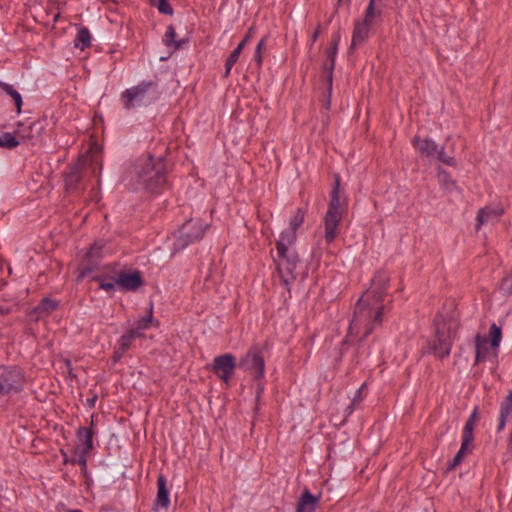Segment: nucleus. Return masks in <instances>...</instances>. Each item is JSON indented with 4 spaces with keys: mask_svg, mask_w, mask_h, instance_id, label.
Returning <instances> with one entry per match:
<instances>
[{
    "mask_svg": "<svg viewBox=\"0 0 512 512\" xmlns=\"http://www.w3.org/2000/svg\"><path fill=\"white\" fill-rule=\"evenodd\" d=\"M329 106H330V102H327L326 108H329Z\"/></svg>",
    "mask_w": 512,
    "mask_h": 512,
    "instance_id": "4d7b16f0",
    "label": "nucleus"
},
{
    "mask_svg": "<svg viewBox=\"0 0 512 512\" xmlns=\"http://www.w3.org/2000/svg\"><path fill=\"white\" fill-rule=\"evenodd\" d=\"M347 198L340 193V178L336 176L332 188L328 209L324 215V241L331 244L339 235V225L343 216L347 213Z\"/></svg>",
    "mask_w": 512,
    "mask_h": 512,
    "instance_id": "7ed1b4c3",
    "label": "nucleus"
},
{
    "mask_svg": "<svg viewBox=\"0 0 512 512\" xmlns=\"http://www.w3.org/2000/svg\"><path fill=\"white\" fill-rule=\"evenodd\" d=\"M370 28L371 24L363 20H357L355 22L350 49H355L368 39Z\"/></svg>",
    "mask_w": 512,
    "mask_h": 512,
    "instance_id": "f3484780",
    "label": "nucleus"
},
{
    "mask_svg": "<svg viewBox=\"0 0 512 512\" xmlns=\"http://www.w3.org/2000/svg\"><path fill=\"white\" fill-rule=\"evenodd\" d=\"M375 1L376 0H370L368 3V6L366 7L363 21L374 25L376 23V19L381 17L382 11L379 9H376L375 7Z\"/></svg>",
    "mask_w": 512,
    "mask_h": 512,
    "instance_id": "c85d7f7f",
    "label": "nucleus"
},
{
    "mask_svg": "<svg viewBox=\"0 0 512 512\" xmlns=\"http://www.w3.org/2000/svg\"><path fill=\"white\" fill-rule=\"evenodd\" d=\"M84 160L70 167L69 171L65 174V186L67 190L77 188L78 183L82 179V169Z\"/></svg>",
    "mask_w": 512,
    "mask_h": 512,
    "instance_id": "aec40b11",
    "label": "nucleus"
},
{
    "mask_svg": "<svg viewBox=\"0 0 512 512\" xmlns=\"http://www.w3.org/2000/svg\"><path fill=\"white\" fill-rule=\"evenodd\" d=\"M115 275L118 288L123 291H136L143 284L141 273L137 270L133 272L115 271Z\"/></svg>",
    "mask_w": 512,
    "mask_h": 512,
    "instance_id": "f8f14e48",
    "label": "nucleus"
},
{
    "mask_svg": "<svg viewBox=\"0 0 512 512\" xmlns=\"http://www.w3.org/2000/svg\"><path fill=\"white\" fill-rule=\"evenodd\" d=\"M68 512H82V511L78 510V509H71V510H68Z\"/></svg>",
    "mask_w": 512,
    "mask_h": 512,
    "instance_id": "6e6d98bb",
    "label": "nucleus"
},
{
    "mask_svg": "<svg viewBox=\"0 0 512 512\" xmlns=\"http://www.w3.org/2000/svg\"><path fill=\"white\" fill-rule=\"evenodd\" d=\"M318 35H319V31H318V30H316V31L313 33V35H312V42H315V41L317 40Z\"/></svg>",
    "mask_w": 512,
    "mask_h": 512,
    "instance_id": "603ef678",
    "label": "nucleus"
},
{
    "mask_svg": "<svg viewBox=\"0 0 512 512\" xmlns=\"http://www.w3.org/2000/svg\"><path fill=\"white\" fill-rule=\"evenodd\" d=\"M160 95L161 92L156 81H142L122 92L121 101L124 108L130 110L151 105L159 99Z\"/></svg>",
    "mask_w": 512,
    "mask_h": 512,
    "instance_id": "20e7f679",
    "label": "nucleus"
},
{
    "mask_svg": "<svg viewBox=\"0 0 512 512\" xmlns=\"http://www.w3.org/2000/svg\"><path fill=\"white\" fill-rule=\"evenodd\" d=\"M130 334H132V336L136 339V338H140L142 337L144 334H143V331L144 330H138V326H136L135 324L133 325V327L128 330Z\"/></svg>",
    "mask_w": 512,
    "mask_h": 512,
    "instance_id": "a18cd8bd",
    "label": "nucleus"
},
{
    "mask_svg": "<svg viewBox=\"0 0 512 512\" xmlns=\"http://www.w3.org/2000/svg\"><path fill=\"white\" fill-rule=\"evenodd\" d=\"M438 179L441 183H444L446 185H451L452 187H455V182L450 178V175L445 170H439L438 172ZM449 189V186H447Z\"/></svg>",
    "mask_w": 512,
    "mask_h": 512,
    "instance_id": "79ce46f5",
    "label": "nucleus"
},
{
    "mask_svg": "<svg viewBox=\"0 0 512 512\" xmlns=\"http://www.w3.org/2000/svg\"><path fill=\"white\" fill-rule=\"evenodd\" d=\"M0 88L9 96H11L15 103L17 113H21V108L23 104L21 94L16 89H14V87L11 84L5 82H0Z\"/></svg>",
    "mask_w": 512,
    "mask_h": 512,
    "instance_id": "a878e982",
    "label": "nucleus"
},
{
    "mask_svg": "<svg viewBox=\"0 0 512 512\" xmlns=\"http://www.w3.org/2000/svg\"><path fill=\"white\" fill-rule=\"evenodd\" d=\"M435 158L438 161H440V162H442V163H444V164H446L448 166H452V167L456 166L455 158L452 157V156L446 155L445 152H444V148L443 147L440 148V149L438 148V152L436 153Z\"/></svg>",
    "mask_w": 512,
    "mask_h": 512,
    "instance_id": "58836bf2",
    "label": "nucleus"
},
{
    "mask_svg": "<svg viewBox=\"0 0 512 512\" xmlns=\"http://www.w3.org/2000/svg\"><path fill=\"white\" fill-rule=\"evenodd\" d=\"M389 276L379 271L372 279L371 287L361 296L355 305L350 329L363 330V337H368L374 329L381 326L386 309Z\"/></svg>",
    "mask_w": 512,
    "mask_h": 512,
    "instance_id": "f257e3e1",
    "label": "nucleus"
},
{
    "mask_svg": "<svg viewBox=\"0 0 512 512\" xmlns=\"http://www.w3.org/2000/svg\"><path fill=\"white\" fill-rule=\"evenodd\" d=\"M507 419H508L507 417H504L501 415L499 416V423H498V427H497L498 432L502 431L505 428Z\"/></svg>",
    "mask_w": 512,
    "mask_h": 512,
    "instance_id": "8fccbe9b",
    "label": "nucleus"
},
{
    "mask_svg": "<svg viewBox=\"0 0 512 512\" xmlns=\"http://www.w3.org/2000/svg\"><path fill=\"white\" fill-rule=\"evenodd\" d=\"M175 36H176L175 28L172 25H169L165 32L163 41L166 46L170 47V46L174 45L175 49H179L181 47V42H176Z\"/></svg>",
    "mask_w": 512,
    "mask_h": 512,
    "instance_id": "2f4dec72",
    "label": "nucleus"
},
{
    "mask_svg": "<svg viewBox=\"0 0 512 512\" xmlns=\"http://www.w3.org/2000/svg\"><path fill=\"white\" fill-rule=\"evenodd\" d=\"M477 410H478V408L475 407L473 412H472V414L467 419V421L465 423V426L463 428L462 438L466 439V441H473L474 440L473 431H474V426H475V424H476V422L478 420Z\"/></svg>",
    "mask_w": 512,
    "mask_h": 512,
    "instance_id": "393cba45",
    "label": "nucleus"
},
{
    "mask_svg": "<svg viewBox=\"0 0 512 512\" xmlns=\"http://www.w3.org/2000/svg\"><path fill=\"white\" fill-rule=\"evenodd\" d=\"M157 495L154 501V510L158 508L167 509L170 505L169 491L167 489V481L164 475L160 474L157 478Z\"/></svg>",
    "mask_w": 512,
    "mask_h": 512,
    "instance_id": "2eb2a0df",
    "label": "nucleus"
},
{
    "mask_svg": "<svg viewBox=\"0 0 512 512\" xmlns=\"http://www.w3.org/2000/svg\"><path fill=\"white\" fill-rule=\"evenodd\" d=\"M152 320H153V316H152V306H151L149 309V314L147 316H144L141 319L137 320L134 324L136 326H138V330H146L149 328Z\"/></svg>",
    "mask_w": 512,
    "mask_h": 512,
    "instance_id": "a19ab883",
    "label": "nucleus"
},
{
    "mask_svg": "<svg viewBox=\"0 0 512 512\" xmlns=\"http://www.w3.org/2000/svg\"><path fill=\"white\" fill-rule=\"evenodd\" d=\"M274 261L282 282L285 285L293 283L297 277V267L300 263L296 249L277 251Z\"/></svg>",
    "mask_w": 512,
    "mask_h": 512,
    "instance_id": "0eeeda50",
    "label": "nucleus"
},
{
    "mask_svg": "<svg viewBox=\"0 0 512 512\" xmlns=\"http://www.w3.org/2000/svg\"><path fill=\"white\" fill-rule=\"evenodd\" d=\"M58 301L50 299V298H43L40 303L35 307V312L39 315H48L52 311H54L58 307Z\"/></svg>",
    "mask_w": 512,
    "mask_h": 512,
    "instance_id": "cd10ccee",
    "label": "nucleus"
},
{
    "mask_svg": "<svg viewBox=\"0 0 512 512\" xmlns=\"http://www.w3.org/2000/svg\"><path fill=\"white\" fill-rule=\"evenodd\" d=\"M434 323L436 334L430 347L438 358L444 359L450 355L454 332L452 331L451 323H447L442 315H437Z\"/></svg>",
    "mask_w": 512,
    "mask_h": 512,
    "instance_id": "39448f33",
    "label": "nucleus"
},
{
    "mask_svg": "<svg viewBox=\"0 0 512 512\" xmlns=\"http://www.w3.org/2000/svg\"><path fill=\"white\" fill-rule=\"evenodd\" d=\"M490 342L487 337L477 334L475 336V363L483 362L489 355Z\"/></svg>",
    "mask_w": 512,
    "mask_h": 512,
    "instance_id": "5701e85b",
    "label": "nucleus"
},
{
    "mask_svg": "<svg viewBox=\"0 0 512 512\" xmlns=\"http://www.w3.org/2000/svg\"><path fill=\"white\" fill-rule=\"evenodd\" d=\"M88 453H85L84 450H82L81 454L79 455V458L76 460L77 463L83 465V466H86V462H87V458H86V455ZM73 463H75V461H73Z\"/></svg>",
    "mask_w": 512,
    "mask_h": 512,
    "instance_id": "09e8293b",
    "label": "nucleus"
},
{
    "mask_svg": "<svg viewBox=\"0 0 512 512\" xmlns=\"http://www.w3.org/2000/svg\"><path fill=\"white\" fill-rule=\"evenodd\" d=\"M320 496H314L308 489H304L298 501L296 512H315Z\"/></svg>",
    "mask_w": 512,
    "mask_h": 512,
    "instance_id": "dca6fc26",
    "label": "nucleus"
},
{
    "mask_svg": "<svg viewBox=\"0 0 512 512\" xmlns=\"http://www.w3.org/2000/svg\"><path fill=\"white\" fill-rule=\"evenodd\" d=\"M265 41L266 39L265 38H262L259 43L257 44L256 46V50H255V54H254V60L259 64L261 65L262 63V55H261V51L265 45Z\"/></svg>",
    "mask_w": 512,
    "mask_h": 512,
    "instance_id": "37998d69",
    "label": "nucleus"
},
{
    "mask_svg": "<svg viewBox=\"0 0 512 512\" xmlns=\"http://www.w3.org/2000/svg\"><path fill=\"white\" fill-rule=\"evenodd\" d=\"M96 399H97V396H94L93 398L88 399L87 403L89 404V406H94Z\"/></svg>",
    "mask_w": 512,
    "mask_h": 512,
    "instance_id": "3c124183",
    "label": "nucleus"
},
{
    "mask_svg": "<svg viewBox=\"0 0 512 512\" xmlns=\"http://www.w3.org/2000/svg\"><path fill=\"white\" fill-rule=\"evenodd\" d=\"M135 340V338L132 336V334L129 333V331H127L126 333H124L120 339L118 340V343L117 345L122 349V350H129L132 346V343L133 341Z\"/></svg>",
    "mask_w": 512,
    "mask_h": 512,
    "instance_id": "ea45409f",
    "label": "nucleus"
},
{
    "mask_svg": "<svg viewBox=\"0 0 512 512\" xmlns=\"http://www.w3.org/2000/svg\"><path fill=\"white\" fill-rule=\"evenodd\" d=\"M47 127V119H38L27 126L19 123L15 133L21 141H28L32 145H36L43 141L47 134Z\"/></svg>",
    "mask_w": 512,
    "mask_h": 512,
    "instance_id": "9d476101",
    "label": "nucleus"
},
{
    "mask_svg": "<svg viewBox=\"0 0 512 512\" xmlns=\"http://www.w3.org/2000/svg\"><path fill=\"white\" fill-rule=\"evenodd\" d=\"M125 352V350H122L119 346H117L113 354V361L118 362L123 357Z\"/></svg>",
    "mask_w": 512,
    "mask_h": 512,
    "instance_id": "49530a36",
    "label": "nucleus"
},
{
    "mask_svg": "<svg viewBox=\"0 0 512 512\" xmlns=\"http://www.w3.org/2000/svg\"><path fill=\"white\" fill-rule=\"evenodd\" d=\"M238 368L249 373L255 380L261 379L265 372L263 350L258 346L251 347L239 361Z\"/></svg>",
    "mask_w": 512,
    "mask_h": 512,
    "instance_id": "6e6552de",
    "label": "nucleus"
},
{
    "mask_svg": "<svg viewBox=\"0 0 512 512\" xmlns=\"http://www.w3.org/2000/svg\"><path fill=\"white\" fill-rule=\"evenodd\" d=\"M335 67V59H328L323 64V70L326 72L328 89L331 91L333 82V70Z\"/></svg>",
    "mask_w": 512,
    "mask_h": 512,
    "instance_id": "f704fd0d",
    "label": "nucleus"
},
{
    "mask_svg": "<svg viewBox=\"0 0 512 512\" xmlns=\"http://www.w3.org/2000/svg\"><path fill=\"white\" fill-rule=\"evenodd\" d=\"M297 238L296 230L288 227L280 234L279 239L276 241V250L285 251L287 249H295L294 243Z\"/></svg>",
    "mask_w": 512,
    "mask_h": 512,
    "instance_id": "412c9836",
    "label": "nucleus"
},
{
    "mask_svg": "<svg viewBox=\"0 0 512 512\" xmlns=\"http://www.w3.org/2000/svg\"><path fill=\"white\" fill-rule=\"evenodd\" d=\"M500 289L505 293V294H512V281L509 282L508 278H504L502 280V283L500 285Z\"/></svg>",
    "mask_w": 512,
    "mask_h": 512,
    "instance_id": "c03bdc74",
    "label": "nucleus"
},
{
    "mask_svg": "<svg viewBox=\"0 0 512 512\" xmlns=\"http://www.w3.org/2000/svg\"><path fill=\"white\" fill-rule=\"evenodd\" d=\"M339 41H340V33L337 32V33H335L332 36L330 45H329V47H328V49L326 51V55H327L328 59H335L336 60Z\"/></svg>",
    "mask_w": 512,
    "mask_h": 512,
    "instance_id": "72a5a7b5",
    "label": "nucleus"
},
{
    "mask_svg": "<svg viewBox=\"0 0 512 512\" xmlns=\"http://www.w3.org/2000/svg\"><path fill=\"white\" fill-rule=\"evenodd\" d=\"M131 174L136 181V189L142 188L155 192L166 182L165 165L162 158L155 159L151 155H144L136 159L132 165Z\"/></svg>",
    "mask_w": 512,
    "mask_h": 512,
    "instance_id": "f03ea898",
    "label": "nucleus"
},
{
    "mask_svg": "<svg viewBox=\"0 0 512 512\" xmlns=\"http://www.w3.org/2000/svg\"><path fill=\"white\" fill-rule=\"evenodd\" d=\"M489 335L491 337L490 346L492 348H497L499 346L500 342H501V339H502L501 328L498 325H496L495 323H493L490 326Z\"/></svg>",
    "mask_w": 512,
    "mask_h": 512,
    "instance_id": "473e14b6",
    "label": "nucleus"
},
{
    "mask_svg": "<svg viewBox=\"0 0 512 512\" xmlns=\"http://www.w3.org/2000/svg\"><path fill=\"white\" fill-rule=\"evenodd\" d=\"M238 367L236 358L230 353L216 356L213 360L212 371L218 376L223 382L228 383Z\"/></svg>",
    "mask_w": 512,
    "mask_h": 512,
    "instance_id": "9b49d317",
    "label": "nucleus"
},
{
    "mask_svg": "<svg viewBox=\"0 0 512 512\" xmlns=\"http://www.w3.org/2000/svg\"><path fill=\"white\" fill-rule=\"evenodd\" d=\"M104 245L100 242L94 243L89 251L86 253V260L83 262L79 267V274L77 277V281L83 280L85 277L89 276L90 273L94 270L97 263L94 262V259H97L100 257L101 250L103 249Z\"/></svg>",
    "mask_w": 512,
    "mask_h": 512,
    "instance_id": "ddd939ff",
    "label": "nucleus"
},
{
    "mask_svg": "<svg viewBox=\"0 0 512 512\" xmlns=\"http://www.w3.org/2000/svg\"><path fill=\"white\" fill-rule=\"evenodd\" d=\"M20 143V139L16 135V133L12 134L9 132H5L0 135V147L13 149L16 148Z\"/></svg>",
    "mask_w": 512,
    "mask_h": 512,
    "instance_id": "c756f323",
    "label": "nucleus"
},
{
    "mask_svg": "<svg viewBox=\"0 0 512 512\" xmlns=\"http://www.w3.org/2000/svg\"><path fill=\"white\" fill-rule=\"evenodd\" d=\"M512 413V390L509 391L508 395L504 398L500 405V415L509 417Z\"/></svg>",
    "mask_w": 512,
    "mask_h": 512,
    "instance_id": "c9c22d12",
    "label": "nucleus"
},
{
    "mask_svg": "<svg viewBox=\"0 0 512 512\" xmlns=\"http://www.w3.org/2000/svg\"><path fill=\"white\" fill-rule=\"evenodd\" d=\"M363 389H364V384L356 391V396L353 398L351 406H355L357 402L361 401V393H362Z\"/></svg>",
    "mask_w": 512,
    "mask_h": 512,
    "instance_id": "de8ad7c7",
    "label": "nucleus"
},
{
    "mask_svg": "<svg viewBox=\"0 0 512 512\" xmlns=\"http://www.w3.org/2000/svg\"><path fill=\"white\" fill-rule=\"evenodd\" d=\"M24 377L15 366H0V395L21 391Z\"/></svg>",
    "mask_w": 512,
    "mask_h": 512,
    "instance_id": "1a4fd4ad",
    "label": "nucleus"
},
{
    "mask_svg": "<svg viewBox=\"0 0 512 512\" xmlns=\"http://www.w3.org/2000/svg\"><path fill=\"white\" fill-rule=\"evenodd\" d=\"M472 442L473 441H466V439L462 438L461 447L457 454L455 455V457L453 458L452 462L449 464V469H454L461 463L462 458L469 451V447L472 445Z\"/></svg>",
    "mask_w": 512,
    "mask_h": 512,
    "instance_id": "7c9ffc66",
    "label": "nucleus"
},
{
    "mask_svg": "<svg viewBox=\"0 0 512 512\" xmlns=\"http://www.w3.org/2000/svg\"><path fill=\"white\" fill-rule=\"evenodd\" d=\"M91 44V35L87 28L82 27L78 30L76 38L74 39V46L84 50Z\"/></svg>",
    "mask_w": 512,
    "mask_h": 512,
    "instance_id": "bb28decb",
    "label": "nucleus"
},
{
    "mask_svg": "<svg viewBox=\"0 0 512 512\" xmlns=\"http://www.w3.org/2000/svg\"><path fill=\"white\" fill-rule=\"evenodd\" d=\"M208 224L203 223L201 219H189L182 224L178 230V235L173 244V250L181 251L188 245L203 238Z\"/></svg>",
    "mask_w": 512,
    "mask_h": 512,
    "instance_id": "423d86ee",
    "label": "nucleus"
},
{
    "mask_svg": "<svg viewBox=\"0 0 512 512\" xmlns=\"http://www.w3.org/2000/svg\"><path fill=\"white\" fill-rule=\"evenodd\" d=\"M153 6H156L160 13L165 15H172L173 9L170 6L168 0H150Z\"/></svg>",
    "mask_w": 512,
    "mask_h": 512,
    "instance_id": "e433bc0d",
    "label": "nucleus"
},
{
    "mask_svg": "<svg viewBox=\"0 0 512 512\" xmlns=\"http://www.w3.org/2000/svg\"><path fill=\"white\" fill-rule=\"evenodd\" d=\"M413 145L427 157H435L436 153L438 152V145L429 138L421 139L419 137H414Z\"/></svg>",
    "mask_w": 512,
    "mask_h": 512,
    "instance_id": "4be33fe9",
    "label": "nucleus"
},
{
    "mask_svg": "<svg viewBox=\"0 0 512 512\" xmlns=\"http://www.w3.org/2000/svg\"><path fill=\"white\" fill-rule=\"evenodd\" d=\"M59 17H60V14H59V13H58V14H56V15L54 16V22H57V21H58V19H59Z\"/></svg>",
    "mask_w": 512,
    "mask_h": 512,
    "instance_id": "864d4df0",
    "label": "nucleus"
},
{
    "mask_svg": "<svg viewBox=\"0 0 512 512\" xmlns=\"http://www.w3.org/2000/svg\"><path fill=\"white\" fill-rule=\"evenodd\" d=\"M252 35V28H250L245 35L244 39L237 45V47L230 53L225 62V72L223 77L227 78L230 75L233 65L238 61L239 56L244 49L246 43Z\"/></svg>",
    "mask_w": 512,
    "mask_h": 512,
    "instance_id": "6ab92c4d",
    "label": "nucleus"
},
{
    "mask_svg": "<svg viewBox=\"0 0 512 512\" xmlns=\"http://www.w3.org/2000/svg\"><path fill=\"white\" fill-rule=\"evenodd\" d=\"M342 2H345V3H350V0H338V3H342Z\"/></svg>",
    "mask_w": 512,
    "mask_h": 512,
    "instance_id": "5fc2aeb1",
    "label": "nucleus"
},
{
    "mask_svg": "<svg viewBox=\"0 0 512 512\" xmlns=\"http://www.w3.org/2000/svg\"><path fill=\"white\" fill-rule=\"evenodd\" d=\"M305 219V212L301 208L296 210V213L290 220L289 227L297 231V229L303 224Z\"/></svg>",
    "mask_w": 512,
    "mask_h": 512,
    "instance_id": "4c0bfd02",
    "label": "nucleus"
},
{
    "mask_svg": "<svg viewBox=\"0 0 512 512\" xmlns=\"http://www.w3.org/2000/svg\"><path fill=\"white\" fill-rule=\"evenodd\" d=\"M96 415L91 416L90 424L88 427H79L76 432V437L78 441L83 445V449L85 453H89L94 445H93V437L96 434V430L94 428V418Z\"/></svg>",
    "mask_w": 512,
    "mask_h": 512,
    "instance_id": "4468645a",
    "label": "nucleus"
},
{
    "mask_svg": "<svg viewBox=\"0 0 512 512\" xmlns=\"http://www.w3.org/2000/svg\"><path fill=\"white\" fill-rule=\"evenodd\" d=\"M503 214L502 209L492 208L490 206H486L481 208L476 217V229L478 230L482 225L488 223H494L498 221L499 217Z\"/></svg>",
    "mask_w": 512,
    "mask_h": 512,
    "instance_id": "a211bd4d",
    "label": "nucleus"
},
{
    "mask_svg": "<svg viewBox=\"0 0 512 512\" xmlns=\"http://www.w3.org/2000/svg\"><path fill=\"white\" fill-rule=\"evenodd\" d=\"M92 280L98 282L99 288L107 292H114L118 287L115 272L112 274L94 275Z\"/></svg>",
    "mask_w": 512,
    "mask_h": 512,
    "instance_id": "b1692460",
    "label": "nucleus"
}]
</instances>
